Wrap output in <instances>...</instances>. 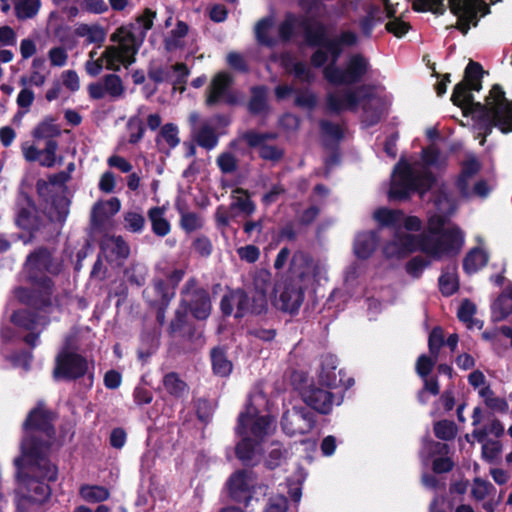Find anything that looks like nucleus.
<instances>
[{"label": "nucleus", "mask_w": 512, "mask_h": 512, "mask_svg": "<svg viewBox=\"0 0 512 512\" xmlns=\"http://www.w3.org/2000/svg\"><path fill=\"white\" fill-rule=\"evenodd\" d=\"M52 415L42 405L33 409L24 424L25 437L21 444V456L14 460L17 468V505L24 507V501L45 502L51 493L50 487L42 480L54 481L57 469L46 459L50 442L36 443L42 435L51 438Z\"/></svg>", "instance_id": "nucleus-1"}, {"label": "nucleus", "mask_w": 512, "mask_h": 512, "mask_svg": "<svg viewBox=\"0 0 512 512\" xmlns=\"http://www.w3.org/2000/svg\"><path fill=\"white\" fill-rule=\"evenodd\" d=\"M435 213L428 218L426 230L419 236L398 229L382 246L383 256L388 260H401L416 250H421L432 259L451 256L462 248L464 235L455 225L448 223L457 204L444 190L434 200Z\"/></svg>", "instance_id": "nucleus-2"}, {"label": "nucleus", "mask_w": 512, "mask_h": 512, "mask_svg": "<svg viewBox=\"0 0 512 512\" xmlns=\"http://www.w3.org/2000/svg\"><path fill=\"white\" fill-rule=\"evenodd\" d=\"M482 67L470 61L465 69L464 81L458 83L452 94L454 104L477 114L485 122L498 127L503 133L512 131V101L505 97V93L499 85H494L485 104L474 102L470 90L481 89Z\"/></svg>", "instance_id": "nucleus-3"}, {"label": "nucleus", "mask_w": 512, "mask_h": 512, "mask_svg": "<svg viewBox=\"0 0 512 512\" xmlns=\"http://www.w3.org/2000/svg\"><path fill=\"white\" fill-rule=\"evenodd\" d=\"M267 405L265 394L256 389L249 395L245 410L238 417L236 433L240 441L235 452L244 464L260 460L266 439L275 431V422L266 412Z\"/></svg>", "instance_id": "nucleus-4"}, {"label": "nucleus", "mask_w": 512, "mask_h": 512, "mask_svg": "<svg viewBox=\"0 0 512 512\" xmlns=\"http://www.w3.org/2000/svg\"><path fill=\"white\" fill-rule=\"evenodd\" d=\"M445 164L446 158L433 146L423 149L420 159L401 157L391 176L389 198L404 200L413 192L423 197L435 184L432 169H440Z\"/></svg>", "instance_id": "nucleus-5"}, {"label": "nucleus", "mask_w": 512, "mask_h": 512, "mask_svg": "<svg viewBox=\"0 0 512 512\" xmlns=\"http://www.w3.org/2000/svg\"><path fill=\"white\" fill-rule=\"evenodd\" d=\"M294 33H302L310 44L319 46L311 58L312 64L316 67L328 61L335 64L344 47L357 43V35L354 32L343 31L337 38L328 40L324 28L315 21L288 15L279 27V36L282 40H287Z\"/></svg>", "instance_id": "nucleus-6"}, {"label": "nucleus", "mask_w": 512, "mask_h": 512, "mask_svg": "<svg viewBox=\"0 0 512 512\" xmlns=\"http://www.w3.org/2000/svg\"><path fill=\"white\" fill-rule=\"evenodd\" d=\"M111 41L116 44L107 46L100 56L96 50L89 53V59L85 64L86 72L89 75L97 76L103 68L119 71L122 66L127 68L135 61L139 41L130 27L118 28L111 35Z\"/></svg>", "instance_id": "nucleus-7"}, {"label": "nucleus", "mask_w": 512, "mask_h": 512, "mask_svg": "<svg viewBox=\"0 0 512 512\" xmlns=\"http://www.w3.org/2000/svg\"><path fill=\"white\" fill-rule=\"evenodd\" d=\"M380 99L373 95L370 88L361 87L355 92L331 93L327 98V105L331 111L339 112L346 109H355L359 105L363 106L365 112V122L372 125L376 122L383 113V109L377 112L376 119L368 121L369 108L379 106Z\"/></svg>", "instance_id": "nucleus-8"}, {"label": "nucleus", "mask_w": 512, "mask_h": 512, "mask_svg": "<svg viewBox=\"0 0 512 512\" xmlns=\"http://www.w3.org/2000/svg\"><path fill=\"white\" fill-rule=\"evenodd\" d=\"M480 169L478 160L473 155H468L462 163L461 172L456 181V187L463 198L486 197L490 187L483 181H475V176Z\"/></svg>", "instance_id": "nucleus-9"}, {"label": "nucleus", "mask_w": 512, "mask_h": 512, "mask_svg": "<svg viewBox=\"0 0 512 512\" xmlns=\"http://www.w3.org/2000/svg\"><path fill=\"white\" fill-rule=\"evenodd\" d=\"M451 12L457 17L456 28L467 34L471 26H476L479 18L489 13L483 0H449Z\"/></svg>", "instance_id": "nucleus-10"}, {"label": "nucleus", "mask_w": 512, "mask_h": 512, "mask_svg": "<svg viewBox=\"0 0 512 512\" xmlns=\"http://www.w3.org/2000/svg\"><path fill=\"white\" fill-rule=\"evenodd\" d=\"M368 69V60L361 54H354L349 57L344 70L331 63L325 67L324 76L333 84H350L359 81Z\"/></svg>", "instance_id": "nucleus-11"}, {"label": "nucleus", "mask_w": 512, "mask_h": 512, "mask_svg": "<svg viewBox=\"0 0 512 512\" xmlns=\"http://www.w3.org/2000/svg\"><path fill=\"white\" fill-rule=\"evenodd\" d=\"M290 271L292 276L298 278L305 285L327 279V265L320 260L311 259L303 252L294 254Z\"/></svg>", "instance_id": "nucleus-12"}, {"label": "nucleus", "mask_w": 512, "mask_h": 512, "mask_svg": "<svg viewBox=\"0 0 512 512\" xmlns=\"http://www.w3.org/2000/svg\"><path fill=\"white\" fill-rule=\"evenodd\" d=\"M228 489L230 496L235 501L249 505L257 491L263 490V487L257 484L256 477L252 472L237 471L229 478Z\"/></svg>", "instance_id": "nucleus-13"}, {"label": "nucleus", "mask_w": 512, "mask_h": 512, "mask_svg": "<svg viewBox=\"0 0 512 512\" xmlns=\"http://www.w3.org/2000/svg\"><path fill=\"white\" fill-rule=\"evenodd\" d=\"M314 415L303 406L287 408L282 418V429L289 436L304 435L314 426Z\"/></svg>", "instance_id": "nucleus-14"}, {"label": "nucleus", "mask_w": 512, "mask_h": 512, "mask_svg": "<svg viewBox=\"0 0 512 512\" xmlns=\"http://www.w3.org/2000/svg\"><path fill=\"white\" fill-rule=\"evenodd\" d=\"M273 304L283 311L295 312L303 301V290L292 279H281L274 289Z\"/></svg>", "instance_id": "nucleus-15"}, {"label": "nucleus", "mask_w": 512, "mask_h": 512, "mask_svg": "<svg viewBox=\"0 0 512 512\" xmlns=\"http://www.w3.org/2000/svg\"><path fill=\"white\" fill-rule=\"evenodd\" d=\"M182 304L197 319L203 320L210 315L211 302L209 295L204 289L196 287L194 279H190L185 284L182 291Z\"/></svg>", "instance_id": "nucleus-16"}, {"label": "nucleus", "mask_w": 512, "mask_h": 512, "mask_svg": "<svg viewBox=\"0 0 512 512\" xmlns=\"http://www.w3.org/2000/svg\"><path fill=\"white\" fill-rule=\"evenodd\" d=\"M375 221L386 227H393L396 230L419 231L422 226L421 220L416 216H405L400 210L379 208L373 213Z\"/></svg>", "instance_id": "nucleus-17"}, {"label": "nucleus", "mask_w": 512, "mask_h": 512, "mask_svg": "<svg viewBox=\"0 0 512 512\" xmlns=\"http://www.w3.org/2000/svg\"><path fill=\"white\" fill-rule=\"evenodd\" d=\"M88 363L81 355L64 349L57 357L55 378H77L86 373Z\"/></svg>", "instance_id": "nucleus-18"}, {"label": "nucleus", "mask_w": 512, "mask_h": 512, "mask_svg": "<svg viewBox=\"0 0 512 512\" xmlns=\"http://www.w3.org/2000/svg\"><path fill=\"white\" fill-rule=\"evenodd\" d=\"M271 274L266 270L258 271L255 274L253 290L248 296L249 312L260 314L267 309L268 292L271 290Z\"/></svg>", "instance_id": "nucleus-19"}, {"label": "nucleus", "mask_w": 512, "mask_h": 512, "mask_svg": "<svg viewBox=\"0 0 512 512\" xmlns=\"http://www.w3.org/2000/svg\"><path fill=\"white\" fill-rule=\"evenodd\" d=\"M303 401L320 413H328L334 404L332 394L313 385H303L299 388Z\"/></svg>", "instance_id": "nucleus-20"}, {"label": "nucleus", "mask_w": 512, "mask_h": 512, "mask_svg": "<svg viewBox=\"0 0 512 512\" xmlns=\"http://www.w3.org/2000/svg\"><path fill=\"white\" fill-rule=\"evenodd\" d=\"M25 270L31 279L36 280L43 272L57 273L59 265L53 264L51 255L47 250H38L28 257Z\"/></svg>", "instance_id": "nucleus-21"}, {"label": "nucleus", "mask_w": 512, "mask_h": 512, "mask_svg": "<svg viewBox=\"0 0 512 512\" xmlns=\"http://www.w3.org/2000/svg\"><path fill=\"white\" fill-rule=\"evenodd\" d=\"M336 368V357L333 355L324 356L321 361L319 382L328 388L337 387L338 385H343L345 388L352 386L354 384V380L352 378H347V380L344 381L342 377L338 378Z\"/></svg>", "instance_id": "nucleus-22"}, {"label": "nucleus", "mask_w": 512, "mask_h": 512, "mask_svg": "<svg viewBox=\"0 0 512 512\" xmlns=\"http://www.w3.org/2000/svg\"><path fill=\"white\" fill-rule=\"evenodd\" d=\"M220 306L225 315L234 313L235 317H242L249 312L248 295L242 290L230 291L223 296Z\"/></svg>", "instance_id": "nucleus-23"}, {"label": "nucleus", "mask_w": 512, "mask_h": 512, "mask_svg": "<svg viewBox=\"0 0 512 512\" xmlns=\"http://www.w3.org/2000/svg\"><path fill=\"white\" fill-rule=\"evenodd\" d=\"M120 209L121 202L116 197L106 201H97L91 210V222L95 227H99L116 215Z\"/></svg>", "instance_id": "nucleus-24"}, {"label": "nucleus", "mask_w": 512, "mask_h": 512, "mask_svg": "<svg viewBox=\"0 0 512 512\" xmlns=\"http://www.w3.org/2000/svg\"><path fill=\"white\" fill-rule=\"evenodd\" d=\"M379 236L375 231L359 233L354 241V254L359 259L369 258L376 250Z\"/></svg>", "instance_id": "nucleus-25"}, {"label": "nucleus", "mask_w": 512, "mask_h": 512, "mask_svg": "<svg viewBox=\"0 0 512 512\" xmlns=\"http://www.w3.org/2000/svg\"><path fill=\"white\" fill-rule=\"evenodd\" d=\"M482 337L491 342L493 348L501 352L506 349H512V328L503 325L492 330L483 332Z\"/></svg>", "instance_id": "nucleus-26"}, {"label": "nucleus", "mask_w": 512, "mask_h": 512, "mask_svg": "<svg viewBox=\"0 0 512 512\" xmlns=\"http://www.w3.org/2000/svg\"><path fill=\"white\" fill-rule=\"evenodd\" d=\"M185 274L184 268H175L169 275L168 281L171 287L165 284L163 281H157L154 284V291L158 294L159 298L156 299V302H159L161 305L167 304L168 301L173 297L174 287L182 280Z\"/></svg>", "instance_id": "nucleus-27"}, {"label": "nucleus", "mask_w": 512, "mask_h": 512, "mask_svg": "<svg viewBox=\"0 0 512 512\" xmlns=\"http://www.w3.org/2000/svg\"><path fill=\"white\" fill-rule=\"evenodd\" d=\"M230 83L231 77L227 73L220 72L216 74L209 86V92L206 100L207 104L212 105L222 99L228 100L227 90Z\"/></svg>", "instance_id": "nucleus-28"}, {"label": "nucleus", "mask_w": 512, "mask_h": 512, "mask_svg": "<svg viewBox=\"0 0 512 512\" xmlns=\"http://www.w3.org/2000/svg\"><path fill=\"white\" fill-rule=\"evenodd\" d=\"M492 320L500 322L512 314V285L508 286L491 307Z\"/></svg>", "instance_id": "nucleus-29"}, {"label": "nucleus", "mask_w": 512, "mask_h": 512, "mask_svg": "<svg viewBox=\"0 0 512 512\" xmlns=\"http://www.w3.org/2000/svg\"><path fill=\"white\" fill-rule=\"evenodd\" d=\"M266 137L267 135L251 132L245 135V140L250 146H259V154L263 159L273 161L280 159L282 156L281 150L274 146L262 144Z\"/></svg>", "instance_id": "nucleus-30"}, {"label": "nucleus", "mask_w": 512, "mask_h": 512, "mask_svg": "<svg viewBox=\"0 0 512 512\" xmlns=\"http://www.w3.org/2000/svg\"><path fill=\"white\" fill-rule=\"evenodd\" d=\"M188 33V26L183 21H178L176 27L165 37V48L172 52L180 50L185 45V37Z\"/></svg>", "instance_id": "nucleus-31"}, {"label": "nucleus", "mask_w": 512, "mask_h": 512, "mask_svg": "<svg viewBox=\"0 0 512 512\" xmlns=\"http://www.w3.org/2000/svg\"><path fill=\"white\" fill-rule=\"evenodd\" d=\"M148 217L151 222L152 231L160 237L169 234L171 226L165 218V209L163 207H153L148 211Z\"/></svg>", "instance_id": "nucleus-32"}, {"label": "nucleus", "mask_w": 512, "mask_h": 512, "mask_svg": "<svg viewBox=\"0 0 512 512\" xmlns=\"http://www.w3.org/2000/svg\"><path fill=\"white\" fill-rule=\"evenodd\" d=\"M75 35L86 39L88 44L101 43L104 41L106 33L98 24L81 23L76 26Z\"/></svg>", "instance_id": "nucleus-33"}, {"label": "nucleus", "mask_w": 512, "mask_h": 512, "mask_svg": "<svg viewBox=\"0 0 512 512\" xmlns=\"http://www.w3.org/2000/svg\"><path fill=\"white\" fill-rule=\"evenodd\" d=\"M163 386L170 395L176 398H184L189 393V387L187 384L174 372L168 373L164 376Z\"/></svg>", "instance_id": "nucleus-34"}, {"label": "nucleus", "mask_w": 512, "mask_h": 512, "mask_svg": "<svg viewBox=\"0 0 512 512\" xmlns=\"http://www.w3.org/2000/svg\"><path fill=\"white\" fill-rule=\"evenodd\" d=\"M13 3L19 20L34 18L41 8V0H13Z\"/></svg>", "instance_id": "nucleus-35"}, {"label": "nucleus", "mask_w": 512, "mask_h": 512, "mask_svg": "<svg viewBox=\"0 0 512 512\" xmlns=\"http://www.w3.org/2000/svg\"><path fill=\"white\" fill-rule=\"evenodd\" d=\"M16 224L24 230L35 231L39 224L35 207L28 204L27 207L22 208L17 214Z\"/></svg>", "instance_id": "nucleus-36"}, {"label": "nucleus", "mask_w": 512, "mask_h": 512, "mask_svg": "<svg viewBox=\"0 0 512 512\" xmlns=\"http://www.w3.org/2000/svg\"><path fill=\"white\" fill-rule=\"evenodd\" d=\"M488 256L486 252L480 248L471 250L464 259L463 267L464 270L471 274L486 265Z\"/></svg>", "instance_id": "nucleus-37"}, {"label": "nucleus", "mask_w": 512, "mask_h": 512, "mask_svg": "<svg viewBox=\"0 0 512 512\" xmlns=\"http://www.w3.org/2000/svg\"><path fill=\"white\" fill-rule=\"evenodd\" d=\"M102 249L107 256L111 253L117 259H123L129 255V246L121 237L107 238L103 242Z\"/></svg>", "instance_id": "nucleus-38"}, {"label": "nucleus", "mask_w": 512, "mask_h": 512, "mask_svg": "<svg viewBox=\"0 0 512 512\" xmlns=\"http://www.w3.org/2000/svg\"><path fill=\"white\" fill-rule=\"evenodd\" d=\"M58 143L55 140H47L44 149L41 150L40 165L51 168L61 164L63 157L57 155Z\"/></svg>", "instance_id": "nucleus-39"}, {"label": "nucleus", "mask_w": 512, "mask_h": 512, "mask_svg": "<svg viewBox=\"0 0 512 512\" xmlns=\"http://www.w3.org/2000/svg\"><path fill=\"white\" fill-rule=\"evenodd\" d=\"M212 367L216 375L228 376L232 371V363L227 359L222 349L216 348L211 352Z\"/></svg>", "instance_id": "nucleus-40"}, {"label": "nucleus", "mask_w": 512, "mask_h": 512, "mask_svg": "<svg viewBox=\"0 0 512 512\" xmlns=\"http://www.w3.org/2000/svg\"><path fill=\"white\" fill-rule=\"evenodd\" d=\"M60 133V127L53 119H45L35 127L32 135L36 139L53 140V138L59 136Z\"/></svg>", "instance_id": "nucleus-41"}, {"label": "nucleus", "mask_w": 512, "mask_h": 512, "mask_svg": "<svg viewBox=\"0 0 512 512\" xmlns=\"http://www.w3.org/2000/svg\"><path fill=\"white\" fill-rule=\"evenodd\" d=\"M179 213L180 226L185 232L191 233L202 228L203 219L199 214L187 211L183 208H179Z\"/></svg>", "instance_id": "nucleus-42"}, {"label": "nucleus", "mask_w": 512, "mask_h": 512, "mask_svg": "<svg viewBox=\"0 0 512 512\" xmlns=\"http://www.w3.org/2000/svg\"><path fill=\"white\" fill-rule=\"evenodd\" d=\"M232 208H236L246 215H251L255 211V205L250 200L248 193L243 189H235L233 191Z\"/></svg>", "instance_id": "nucleus-43"}, {"label": "nucleus", "mask_w": 512, "mask_h": 512, "mask_svg": "<svg viewBox=\"0 0 512 512\" xmlns=\"http://www.w3.org/2000/svg\"><path fill=\"white\" fill-rule=\"evenodd\" d=\"M81 497L87 502H101L109 498V491L103 486L83 485L80 488Z\"/></svg>", "instance_id": "nucleus-44"}, {"label": "nucleus", "mask_w": 512, "mask_h": 512, "mask_svg": "<svg viewBox=\"0 0 512 512\" xmlns=\"http://www.w3.org/2000/svg\"><path fill=\"white\" fill-rule=\"evenodd\" d=\"M178 128L172 123L165 124L156 139L158 144L165 142L169 148H175L180 143Z\"/></svg>", "instance_id": "nucleus-45"}, {"label": "nucleus", "mask_w": 512, "mask_h": 512, "mask_svg": "<svg viewBox=\"0 0 512 512\" xmlns=\"http://www.w3.org/2000/svg\"><path fill=\"white\" fill-rule=\"evenodd\" d=\"M145 218L139 211L124 213V228L133 233H141L145 228Z\"/></svg>", "instance_id": "nucleus-46"}, {"label": "nucleus", "mask_w": 512, "mask_h": 512, "mask_svg": "<svg viewBox=\"0 0 512 512\" xmlns=\"http://www.w3.org/2000/svg\"><path fill=\"white\" fill-rule=\"evenodd\" d=\"M476 313V306L469 300H464L458 310V318L461 322L465 323L468 328L481 327L480 322L473 318Z\"/></svg>", "instance_id": "nucleus-47"}, {"label": "nucleus", "mask_w": 512, "mask_h": 512, "mask_svg": "<svg viewBox=\"0 0 512 512\" xmlns=\"http://www.w3.org/2000/svg\"><path fill=\"white\" fill-rule=\"evenodd\" d=\"M459 282L454 270L442 273L439 278V288L443 295L450 296L458 290Z\"/></svg>", "instance_id": "nucleus-48"}, {"label": "nucleus", "mask_w": 512, "mask_h": 512, "mask_svg": "<svg viewBox=\"0 0 512 512\" xmlns=\"http://www.w3.org/2000/svg\"><path fill=\"white\" fill-rule=\"evenodd\" d=\"M196 140L200 146L207 149L214 148L218 141L213 128L207 123H205L197 132Z\"/></svg>", "instance_id": "nucleus-49"}, {"label": "nucleus", "mask_w": 512, "mask_h": 512, "mask_svg": "<svg viewBox=\"0 0 512 512\" xmlns=\"http://www.w3.org/2000/svg\"><path fill=\"white\" fill-rule=\"evenodd\" d=\"M495 492L494 486L487 481H484L480 478H476L474 480L473 486L471 488V494L473 498L477 501H482L490 494Z\"/></svg>", "instance_id": "nucleus-50"}, {"label": "nucleus", "mask_w": 512, "mask_h": 512, "mask_svg": "<svg viewBox=\"0 0 512 512\" xmlns=\"http://www.w3.org/2000/svg\"><path fill=\"white\" fill-rule=\"evenodd\" d=\"M273 23L274 21L272 17L264 18L257 23L255 27V32L256 37L260 43L272 45L273 39L268 35V33L270 29L273 27Z\"/></svg>", "instance_id": "nucleus-51"}, {"label": "nucleus", "mask_w": 512, "mask_h": 512, "mask_svg": "<svg viewBox=\"0 0 512 512\" xmlns=\"http://www.w3.org/2000/svg\"><path fill=\"white\" fill-rule=\"evenodd\" d=\"M103 84L106 94L114 98L122 96L124 88L119 76L115 74L107 75L103 80Z\"/></svg>", "instance_id": "nucleus-52"}, {"label": "nucleus", "mask_w": 512, "mask_h": 512, "mask_svg": "<svg viewBox=\"0 0 512 512\" xmlns=\"http://www.w3.org/2000/svg\"><path fill=\"white\" fill-rule=\"evenodd\" d=\"M503 433L504 426L502 423L499 420H493L488 429H476L473 431L472 436L476 438L478 442H483L488 434L500 437Z\"/></svg>", "instance_id": "nucleus-53"}, {"label": "nucleus", "mask_w": 512, "mask_h": 512, "mask_svg": "<svg viewBox=\"0 0 512 512\" xmlns=\"http://www.w3.org/2000/svg\"><path fill=\"white\" fill-rule=\"evenodd\" d=\"M267 90L264 87L254 88L252 91V98L249 103V108L252 112L258 113L266 107Z\"/></svg>", "instance_id": "nucleus-54"}, {"label": "nucleus", "mask_w": 512, "mask_h": 512, "mask_svg": "<svg viewBox=\"0 0 512 512\" xmlns=\"http://www.w3.org/2000/svg\"><path fill=\"white\" fill-rule=\"evenodd\" d=\"M413 7L418 11H431L435 14H443L445 10L444 0H414Z\"/></svg>", "instance_id": "nucleus-55"}, {"label": "nucleus", "mask_w": 512, "mask_h": 512, "mask_svg": "<svg viewBox=\"0 0 512 512\" xmlns=\"http://www.w3.org/2000/svg\"><path fill=\"white\" fill-rule=\"evenodd\" d=\"M11 321L28 330H34L37 326V320L26 310L15 312L11 316Z\"/></svg>", "instance_id": "nucleus-56"}, {"label": "nucleus", "mask_w": 512, "mask_h": 512, "mask_svg": "<svg viewBox=\"0 0 512 512\" xmlns=\"http://www.w3.org/2000/svg\"><path fill=\"white\" fill-rule=\"evenodd\" d=\"M429 264L430 262L424 257L416 256L407 262L406 272L410 276L418 278Z\"/></svg>", "instance_id": "nucleus-57"}, {"label": "nucleus", "mask_w": 512, "mask_h": 512, "mask_svg": "<svg viewBox=\"0 0 512 512\" xmlns=\"http://www.w3.org/2000/svg\"><path fill=\"white\" fill-rule=\"evenodd\" d=\"M482 456L485 460L492 462L501 453L502 446L499 441L485 440L482 442Z\"/></svg>", "instance_id": "nucleus-58"}, {"label": "nucleus", "mask_w": 512, "mask_h": 512, "mask_svg": "<svg viewBox=\"0 0 512 512\" xmlns=\"http://www.w3.org/2000/svg\"><path fill=\"white\" fill-rule=\"evenodd\" d=\"M435 434L443 440L452 439L456 434L455 425L449 421H440L434 426Z\"/></svg>", "instance_id": "nucleus-59"}, {"label": "nucleus", "mask_w": 512, "mask_h": 512, "mask_svg": "<svg viewBox=\"0 0 512 512\" xmlns=\"http://www.w3.org/2000/svg\"><path fill=\"white\" fill-rule=\"evenodd\" d=\"M48 58L52 66L63 67L67 63L68 53L62 47H54L49 50Z\"/></svg>", "instance_id": "nucleus-60"}, {"label": "nucleus", "mask_w": 512, "mask_h": 512, "mask_svg": "<svg viewBox=\"0 0 512 512\" xmlns=\"http://www.w3.org/2000/svg\"><path fill=\"white\" fill-rule=\"evenodd\" d=\"M436 359L437 356L433 355H431V357H427L425 355L420 356L416 363V371L418 375L421 376L422 378H425L432 370L436 362Z\"/></svg>", "instance_id": "nucleus-61"}, {"label": "nucleus", "mask_w": 512, "mask_h": 512, "mask_svg": "<svg viewBox=\"0 0 512 512\" xmlns=\"http://www.w3.org/2000/svg\"><path fill=\"white\" fill-rule=\"evenodd\" d=\"M80 6L82 11L93 14H102L108 10L104 0H83Z\"/></svg>", "instance_id": "nucleus-62"}, {"label": "nucleus", "mask_w": 512, "mask_h": 512, "mask_svg": "<svg viewBox=\"0 0 512 512\" xmlns=\"http://www.w3.org/2000/svg\"><path fill=\"white\" fill-rule=\"evenodd\" d=\"M47 75H48V72L32 71L31 70L30 76L28 78L21 77L20 83L23 86L33 85V86L41 87L45 84Z\"/></svg>", "instance_id": "nucleus-63"}, {"label": "nucleus", "mask_w": 512, "mask_h": 512, "mask_svg": "<svg viewBox=\"0 0 512 512\" xmlns=\"http://www.w3.org/2000/svg\"><path fill=\"white\" fill-rule=\"evenodd\" d=\"M288 509V501L282 496H276L270 499L269 504L265 510V512H286Z\"/></svg>", "instance_id": "nucleus-64"}]
</instances>
